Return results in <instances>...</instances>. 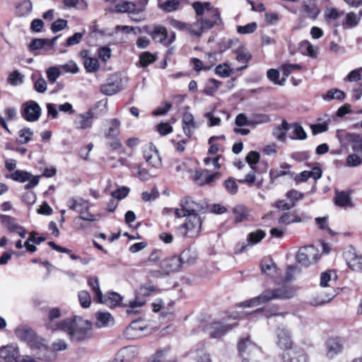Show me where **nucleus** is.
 Wrapping results in <instances>:
<instances>
[{"label":"nucleus","mask_w":362,"mask_h":362,"mask_svg":"<svg viewBox=\"0 0 362 362\" xmlns=\"http://www.w3.org/2000/svg\"><path fill=\"white\" fill-rule=\"evenodd\" d=\"M336 296L335 291L332 288L328 293H319L310 300V304L313 306H321L330 302Z\"/></svg>","instance_id":"nucleus-32"},{"label":"nucleus","mask_w":362,"mask_h":362,"mask_svg":"<svg viewBox=\"0 0 362 362\" xmlns=\"http://www.w3.org/2000/svg\"><path fill=\"white\" fill-rule=\"evenodd\" d=\"M299 49L300 52L304 55L309 56L312 58H316L317 57V48L314 47L309 41L305 40L301 42Z\"/></svg>","instance_id":"nucleus-44"},{"label":"nucleus","mask_w":362,"mask_h":362,"mask_svg":"<svg viewBox=\"0 0 362 362\" xmlns=\"http://www.w3.org/2000/svg\"><path fill=\"white\" fill-rule=\"evenodd\" d=\"M214 26L217 25L214 24L212 21L205 17H198L196 22L188 24V32L193 36L200 37L205 30L211 29Z\"/></svg>","instance_id":"nucleus-15"},{"label":"nucleus","mask_w":362,"mask_h":362,"mask_svg":"<svg viewBox=\"0 0 362 362\" xmlns=\"http://www.w3.org/2000/svg\"><path fill=\"white\" fill-rule=\"evenodd\" d=\"M284 362H307V356L303 353H293L292 356H284Z\"/></svg>","instance_id":"nucleus-64"},{"label":"nucleus","mask_w":362,"mask_h":362,"mask_svg":"<svg viewBox=\"0 0 362 362\" xmlns=\"http://www.w3.org/2000/svg\"><path fill=\"white\" fill-rule=\"evenodd\" d=\"M148 34L155 42L165 45L168 37V31L164 26L160 25H155L153 30L148 32Z\"/></svg>","instance_id":"nucleus-33"},{"label":"nucleus","mask_w":362,"mask_h":362,"mask_svg":"<svg viewBox=\"0 0 362 362\" xmlns=\"http://www.w3.org/2000/svg\"><path fill=\"white\" fill-rule=\"evenodd\" d=\"M296 291L294 287L282 286L276 288H269L262 292L259 296L239 304L240 307H256L272 300H285L293 298Z\"/></svg>","instance_id":"nucleus-4"},{"label":"nucleus","mask_w":362,"mask_h":362,"mask_svg":"<svg viewBox=\"0 0 362 362\" xmlns=\"http://www.w3.org/2000/svg\"><path fill=\"white\" fill-rule=\"evenodd\" d=\"M14 333L18 339L30 346L35 356V359L47 361H52L56 359L55 354L48 348L45 340L37 336L29 326L21 325L15 329Z\"/></svg>","instance_id":"nucleus-2"},{"label":"nucleus","mask_w":362,"mask_h":362,"mask_svg":"<svg viewBox=\"0 0 362 362\" xmlns=\"http://www.w3.org/2000/svg\"><path fill=\"white\" fill-rule=\"evenodd\" d=\"M303 221V218L298 217L294 214L284 213L279 218V223L288 225L293 223H299Z\"/></svg>","instance_id":"nucleus-55"},{"label":"nucleus","mask_w":362,"mask_h":362,"mask_svg":"<svg viewBox=\"0 0 362 362\" xmlns=\"http://www.w3.org/2000/svg\"><path fill=\"white\" fill-rule=\"evenodd\" d=\"M120 127L121 122L117 118L107 119L105 121L103 138L107 141L108 146L115 150L122 146L119 139Z\"/></svg>","instance_id":"nucleus-5"},{"label":"nucleus","mask_w":362,"mask_h":362,"mask_svg":"<svg viewBox=\"0 0 362 362\" xmlns=\"http://www.w3.org/2000/svg\"><path fill=\"white\" fill-rule=\"evenodd\" d=\"M344 258L347 266L353 271H362V255L356 251L351 245L349 246L344 252Z\"/></svg>","instance_id":"nucleus-11"},{"label":"nucleus","mask_w":362,"mask_h":362,"mask_svg":"<svg viewBox=\"0 0 362 362\" xmlns=\"http://www.w3.org/2000/svg\"><path fill=\"white\" fill-rule=\"evenodd\" d=\"M221 84V82L214 78L209 79L205 84L204 93L207 95H213Z\"/></svg>","instance_id":"nucleus-48"},{"label":"nucleus","mask_w":362,"mask_h":362,"mask_svg":"<svg viewBox=\"0 0 362 362\" xmlns=\"http://www.w3.org/2000/svg\"><path fill=\"white\" fill-rule=\"evenodd\" d=\"M337 275L334 271H327L322 272L320 276V286L322 287L328 286V282L335 280Z\"/></svg>","instance_id":"nucleus-63"},{"label":"nucleus","mask_w":362,"mask_h":362,"mask_svg":"<svg viewBox=\"0 0 362 362\" xmlns=\"http://www.w3.org/2000/svg\"><path fill=\"white\" fill-rule=\"evenodd\" d=\"M317 257L316 248L313 245H309L300 248L296 255V259L302 265L308 267L317 261Z\"/></svg>","instance_id":"nucleus-13"},{"label":"nucleus","mask_w":362,"mask_h":362,"mask_svg":"<svg viewBox=\"0 0 362 362\" xmlns=\"http://www.w3.org/2000/svg\"><path fill=\"white\" fill-rule=\"evenodd\" d=\"M168 351V348L158 350L149 359L148 362H176V360L175 359L166 360Z\"/></svg>","instance_id":"nucleus-47"},{"label":"nucleus","mask_w":362,"mask_h":362,"mask_svg":"<svg viewBox=\"0 0 362 362\" xmlns=\"http://www.w3.org/2000/svg\"><path fill=\"white\" fill-rule=\"evenodd\" d=\"M202 4H204L207 15L214 18V21H212L214 24H216L217 26H223V21L218 8L212 6L210 2H204Z\"/></svg>","instance_id":"nucleus-34"},{"label":"nucleus","mask_w":362,"mask_h":362,"mask_svg":"<svg viewBox=\"0 0 362 362\" xmlns=\"http://www.w3.org/2000/svg\"><path fill=\"white\" fill-rule=\"evenodd\" d=\"M345 346V339L343 337L333 336L329 337L325 343V354L329 359H333L341 354Z\"/></svg>","instance_id":"nucleus-8"},{"label":"nucleus","mask_w":362,"mask_h":362,"mask_svg":"<svg viewBox=\"0 0 362 362\" xmlns=\"http://www.w3.org/2000/svg\"><path fill=\"white\" fill-rule=\"evenodd\" d=\"M32 176H33V175L28 171L17 170L11 173V175L7 176V177L13 180V181L23 183L30 179Z\"/></svg>","instance_id":"nucleus-46"},{"label":"nucleus","mask_w":362,"mask_h":362,"mask_svg":"<svg viewBox=\"0 0 362 362\" xmlns=\"http://www.w3.org/2000/svg\"><path fill=\"white\" fill-rule=\"evenodd\" d=\"M81 57L83 59L84 68L88 73H95L99 69V62L95 57L88 56V50L81 52Z\"/></svg>","instance_id":"nucleus-30"},{"label":"nucleus","mask_w":362,"mask_h":362,"mask_svg":"<svg viewBox=\"0 0 362 362\" xmlns=\"http://www.w3.org/2000/svg\"><path fill=\"white\" fill-rule=\"evenodd\" d=\"M322 177V170L320 168H313L311 170H304L301 172L299 175H296L295 180L300 182H305L310 177L313 178L317 180Z\"/></svg>","instance_id":"nucleus-36"},{"label":"nucleus","mask_w":362,"mask_h":362,"mask_svg":"<svg viewBox=\"0 0 362 362\" xmlns=\"http://www.w3.org/2000/svg\"><path fill=\"white\" fill-rule=\"evenodd\" d=\"M122 301L121 296L115 292H111L103 296V302L100 303H105L110 307H116L120 304Z\"/></svg>","instance_id":"nucleus-41"},{"label":"nucleus","mask_w":362,"mask_h":362,"mask_svg":"<svg viewBox=\"0 0 362 362\" xmlns=\"http://www.w3.org/2000/svg\"><path fill=\"white\" fill-rule=\"evenodd\" d=\"M42 109L39 104L34 100H28L22 105L21 115L24 119L33 122L39 119Z\"/></svg>","instance_id":"nucleus-10"},{"label":"nucleus","mask_w":362,"mask_h":362,"mask_svg":"<svg viewBox=\"0 0 362 362\" xmlns=\"http://www.w3.org/2000/svg\"><path fill=\"white\" fill-rule=\"evenodd\" d=\"M290 128H293L295 136L292 139L305 140L307 138V134L304 129L297 123L291 124Z\"/></svg>","instance_id":"nucleus-58"},{"label":"nucleus","mask_w":362,"mask_h":362,"mask_svg":"<svg viewBox=\"0 0 362 362\" xmlns=\"http://www.w3.org/2000/svg\"><path fill=\"white\" fill-rule=\"evenodd\" d=\"M66 206L70 210L74 211L81 216L86 214L90 209V203L87 199L80 197H71L66 202Z\"/></svg>","instance_id":"nucleus-22"},{"label":"nucleus","mask_w":362,"mask_h":362,"mask_svg":"<svg viewBox=\"0 0 362 362\" xmlns=\"http://www.w3.org/2000/svg\"><path fill=\"white\" fill-rule=\"evenodd\" d=\"M303 66L297 64H284L281 66L284 77L286 78L291 73L302 69Z\"/></svg>","instance_id":"nucleus-60"},{"label":"nucleus","mask_w":362,"mask_h":362,"mask_svg":"<svg viewBox=\"0 0 362 362\" xmlns=\"http://www.w3.org/2000/svg\"><path fill=\"white\" fill-rule=\"evenodd\" d=\"M24 81V75L18 71H14L9 74L7 78L8 84L13 86L21 85Z\"/></svg>","instance_id":"nucleus-50"},{"label":"nucleus","mask_w":362,"mask_h":362,"mask_svg":"<svg viewBox=\"0 0 362 362\" xmlns=\"http://www.w3.org/2000/svg\"><path fill=\"white\" fill-rule=\"evenodd\" d=\"M88 285L94 293V300L97 303L103 302V294L100 288L99 279L97 276H90L88 279Z\"/></svg>","instance_id":"nucleus-35"},{"label":"nucleus","mask_w":362,"mask_h":362,"mask_svg":"<svg viewBox=\"0 0 362 362\" xmlns=\"http://www.w3.org/2000/svg\"><path fill=\"white\" fill-rule=\"evenodd\" d=\"M317 124H312L310 129L314 135L325 132L328 130V126L331 122L330 116L324 114L317 119Z\"/></svg>","instance_id":"nucleus-29"},{"label":"nucleus","mask_w":362,"mask_h":362,"mask_svg":"<svg viewBox=\"0 0 362 362\" xmlns=\"http://www.w3.org/2000/svg\"><path fill=\"white\" fill-rule=\"evenodd\" d=\"M33 11V4L30 0H23L16 6V15L19 17L29 16Z\"/></svg>","instance_id":"nucleus-37"},{"label":"nucleus","mask_w":362,"mask_h":362,"mask_svg":"<svg viewBox=\"0 0 362 362\" xmlns=\"http://www.w3.org/2000/svg\"><path fill=\"white\" fill-rule=\"evenodd\" d=\"M302 9L305 16L313 20H315L320 12L316 0L305 1L303 4Z\"/></svg>","instance_id":"nucleus-31"},{"label":"nucleus","mask_w":362,"mask_h":362,"mask_svg":"<svg viewBox=\"0 0 362 362\" xmlns=\"http://www.w3.org/2000/svg\"><path fill=\"white\" fill-rule=\"evenodd\" d=\"M223 185L227 192L231 195L236 194L238 192V186L233 177H229L225 180Z\"/></svg>","instance_id":"nucleus-62"},{"label":"nucleus","mask_w":362,"mask_h":362,"mask_svg":"<svg viewBox=\"0 0 362 362\" xmlns=\"http://www.w3.org/2000/svg\"><path fill=\"white\" fill-rule=\"evenodd\" d=\"M182 266L179 256H172L163 259L160 263L161 270L151 271L150 275L153 277H160L170 273L179 271Z\"/></svg>","instance_id":"nucleus-7"},{"label":"nucleus","mask_w":362,"mask_h":362,"mask_svg":"<svg viewBox=\"0 0 362 362\" xmlns=\"http://www.w3.org/2000/svg\"><path fill=\"white\" fill-rule=\"evenodd\" d=\"M220 173H214L209 174L206 170H196L193 175L194 182L199 185H209L219 178Z\"/></svg>","instance_id":"nucleus-24"},{"label":"nucleus","mask_w":362,"mask_h":362,"mask_svg":"<svg viewBox=\"0 0 362 362\" xmlns=\"http://www.w3.org/2000/svg\"><path fill=\"white\" fill-rule=\"evenodd\" d=\"M144 158L153 168H159L162 165L161 158L153 144H148L144 147Z\"/></svg>","instance_id":"nucleus-17"},{"label":"nucleus","mask_w":362,"mask_h":362,"mask_svg":"<svg viewBox=\"0 0 362 362\" xmlns=\"http://www.w3.org/2000/svg\"><path fill=\"white\" fill-rule=\"evenodd\" d=\"M251 58V55L250 52L245 49H240L236 51V60L240 63L244 64L240 67V69H245L247 67V63L250 61Z\"/></svg>","instance_id":"nucleus-52"},{"label":"nucleus","mask_w":362,"mask_h":362,"mask_svg":"<svg viewBox=\"0 0 362 362\" xmlns=\"http://www.w3.org/2000/svg\"><path fill=\"white\" fill-rule=\"evenodd\" d=\"M345 98V93L339 89L333 88L327 92L325 95H322V98L325 100H343Z\"/></svg>","instance_id":"nucleus-54"},{"label":"nucleus","mask_w":362,"mask_h":362,"mask_svg":"<svg viewBox=\"0 0 362 362\" xmlns=\"http://www.w3.org/2000/svg\"><path fill=\"white\" fill-rule=\"evenodd\" d=\"M265 235L266 233L262 230H257L256 231L251 232L247 235V243L250 245L257 244L265 237Z\"/></svg>","instance_id":"nucleus-49"},{"label":"nucleus","mask_w":362,"mask_h":362,"mask_svg":"<svg viewBox=\"0 0 362 362\" xmlns=\"http://www.w3.org/2000/svg\"><path fill=\"white\" fill-rule=\"evenodd\" d=\"M341 145H345V142L352 144V150L354 151L362 152V139L358 134L353 133H339L337 134Z\"/></svg>","instance_id":"nucleus-20"},{"label":"nucleus","mask_w":362,"mask_h":362,"mask_svg":"<svg viewBox=\"0 0 362 362\" xmlns=\"http://www.w3.org/2000/svg\"><path fill=\"white\" fill-rule=\"evenodd\" d=\"M62 331L67 333L70 340L81 342L93 337L91 322L79 316H74L64 320L61 324Z\"/></svg>","instance_id":"nucleus-3"},{"label":"nucleus","mask_w":362,"mask_h":362,"mask_svg":"<svg viewBox=\"0 0 362 362\" xmlns=\"http://www.w3.org/2000/svg\"><path fill=\"white\" fill-rule=\"evenodd\" d=\"M262 272L272 278H278L280 276L276 264L271 259L268 262L262 264Z\"/></svg>","instance_id":"nucleus-39"},{"label":"nucleus","mask_w":362,"mask_h":362,"mask_svg":"<svg viewBox=\"0 0 362 362\" xmlns=\"http://www.w3.org/2000/svg\"><path fill=\"white\" fill-rule=\"evenodd\" d=\"M2 223L7 228V229L13 233H16L21 238H25L26 235V230L20 225H18L16 221L6 215H1Z\"/></svg>","instance_id":"nucleus-26"},{"label":"nucleus","mask_w":362,"mask_h":362,"mask_svg":"<svg viewBox=\"0 0 362 362\" xmlns=\"http://www.w3.org/2000/svg\"><path fill=\"white\" fill-rule=\"evenodd\" d=\"M0 362H37L35 357L21 355L16 344H8L0 347Z\"/></svg>","instance_id":"nucleus-6"},{"label":"nucleus","mask_w":362,"mask_h":362,"mask_svg":"<svg viewBox=\"0 0 362 362\" xmlns=\"http://www.w3.org/2000/svg\"><path fill=\"white\" fill-rule=\"evenodd\" d=\"M362 79V67L351 71L344 78V81L358 82Z\"/></svg>","instance_id":"nucleus-59"},{"label":"nucleus","mask_w":362,"mask_h":362,"mask_svg":"<svg viewBox=\"0 0 362 362\" xmlns=\"http://www.w3.org/2000/svg\"><path fill=\"white\" fill-rule=\"evenodd\" d=\"M289 129H290L289 124L286 120H283L281 125L276 127L273 129L272 133H273L274 136L276 139H278L281 141H284L286 139V132Z\"/></svg>","instance_id":"nucleus-45"},{"label":"nucleus","mask_w":362,"mask_h":362,"mask_svg":"<svg viewBox=\"0 0 362 362\" xmlns=\"http://www.w3.org/2000/svg\"><path fill=\"white\" fill-rule=\"evenodd\" d=\"M275 343L276 346L283 350L292 349L293 340L291 332L284 327H278L275 332Z\"/></svg>","instance_id":"nucleus-12"},{"label":"nucleus","mask_w":362,"mask_h":362,"mask_svg":"<svg viewBox=\"0 0 362 362\" xmlns=\"http://www.w3.org/2000/svg\"><path fill=\"white\" fill-rule=\"evenodd\" d=\"M138 354L139 349L136 346H127L118 352L117 360L119 362H132L137 357Z\"/></svg>","instance_id":"nucleus-27"},{"label":"nucleus","mask_w":362,"mask_h":362,"mask_svg":"<svg viewBox=\"0 0 362 362\" xmlns=\"http://www.w3.org/2000/svg\"><path fill=\"white\" fill-rule=\"evenodd\" d=\"M62 70L59 66H51L46 71L47 78L52 84L54 83L60 76Z\"/></svg>","instance_id":"nucleus-53"},{"label":"nucleus","mask_w":362,"mask_h":362,"mask_svg":"<svg viewBox=\"0 0 362 362\" xmlns=\"http://www.w3.org/2000/svg\"><path fill=\"white\" fill-rule=\"evenodd\" d=\"M62 316V311L59 308H52L48 310L47 320L46 322V327L52 332L60 330L62 331L61 324L64 322V320L59 322H56Z\"/></svg>","instance_id":"nucleus-19"},{"label":"nucleus","mask_w":362,"mask_h":362,"mask_svg":"<svg viewBox=\"0 0 362 362\" xmlns=\"http://www.w3.org/2000/svg\"><path fill=\"white\" fill-rule=\"evenodd\" d=\"M179 6V0H166L163 3L158 4L159 8L166 12L175 11L178 8Z\"/></svg>","instance_id":"nucleus-56"},{"label":"nucleus","mask_w":362,"mask_h":362,"mask_svg":"<svg viewBox=\"0 0 362 362\" xmlns=\"http://www.w3.org/2000/svg\"><path fill=\"white\" fill-rule=\"evenodd\" d=\"M33 131L28 127L23 128L18 132V139L17 141L21 144H28L32 139L33 136Z\"/></svg>","instance_id":"nucleus-51"},{"label":"nucleus","mask_w":362,"mask_h":362,"mask_svg":"<svg viewBox=\"0 0 362 362\" xmlns=\"http://www.w3.org/2000/svg\"><path fill=\"white\" fill-rule=\"evenodd\" d=\"M233 213L235 216V221L240 223L248 219L250 210L244 205H237L233 209Z\"/></svg>","instance_id":"nucleus-38"},{"label":"nucleus","mask_w":362,"mask_h":362,"mask_svg":"<svg viewBox=\"0 0 362 362\" xmlns=\"http://www.w3.org/2000/svg\"><path fill=\"white\" fill-rule=\"evenodd\" d=\"M78 300L82 308H88L91 304V297L87 291H81L78 293Z\"/></svg>","instance_id":"nucleus-61"},{"label":"nucleus","mask_w":362,"mask_h":362,"mask_svg":"<svg viewBox=\"0 0 362 362\" xmlns=\"http://www.w3.org/2000/svg\"><path fill=\"white\" fill-rule=\"evenodd\" d=\"M334 202L337 206L345 209L354 207L350 194L345 191H336Z\"/></svg>","instance_id":"nucleus-28"},{"label":"nucleus","mask_w":362,"mask_h":362,"mask_svg":"<svg viewBox=\"0 0 362 362\" xmlns=\"http://www.w3.org/2000/svg\"><path fill=\"white\" fill-rule=\"evenodd\" d=\"M31 80L33 82L34 89L39 93H44L47 89V81L42 76H37L36 74L31 76Z\"/></svg>","instance_id":"nucleus-43"},{"label":"nucleus","mask_w":362,"mask_h":362,"mask_svg":"<svg viewBox=\"0 0 362 362\" xmlns=\"http://www.w3.org/2000/svg\"><path fill=\"white\" fill-rule=\"evenodd\" d=\"M250 119L252 127L268 123L271 120L269 115L262 113L254 114Z\"/></svg>","instance_id":"nucleus-57"},{"label":"nucleus","mask_w":362,"mask_h":362,"mask_svg":"<svg viewBox=\"0 0 362 362\" xmlns=\"http://www.w3.org/2000/svg\"><path fill=\"white\" fill-rule=\"evenodd\" d=\"M204 211V204L194 202L191 197L182 199L180 202V208L174 209L176 217L187 218L186 222L179 228L180 233L189 238L197 236L202 226L199 214Z\"/></svg>","instance_id":"nucleus-1"},{"label":"nucleus","mask_w":362,"mask_h":362,"mask_svg":"<svg viewBox=\"0 0 362 362\" xmlns=\"http://www.w3.org/2000/svg\"><path fill=\"white\" fill-rule=\"evenodd\" d=\"M148 330L147 323L142 320L132 321L126 328L124 335L128 339H136L146 334Z\"/></svg>","instance_id":"nucleus-14"},{"label":"nucleus","mask_w":362,"mask_h":362,"mask_svg":"<svg viewBox=\"0 0 362 362\" xmlns=\"http://www.w3.org/2000/svg\"><path fill=\"white\" fill-rule=\"evenodd\" d=\"M182 128L184 134L190 138L193 136L197 129L199 128V124L195 121L194 115L189 112H185L182 117Z\"/></svg>","instance_id":"nucleus-18"},{"label":"nucleus","mask_w":362,"mask_h":362,"mask_svg":"<svg viewBox=\"0 0 362 362\" xmlns=\"http://www.w3.org/2000/svg\"><path fill=\"white\" fill-rule=\"evenodd\" d=\"M94 114L92 110L78 115L74 121V127L78 129H86L92 127Z\"/></svg>","instance_id":"nucleus-23"},{"label":"nucleus","mask_w":362,"mask_h":362,"mask_svg":"<svg viewBox=\"0 0 362 362\" xmlns=\"http://www.w3.org/2000/svg\"><path fill=\"white\" fill-rule=\"evenodd\" d=\"M238 350L243 358L250 354L256 355L261 353V349L248 337L240 340Z\"/></svg>","instance_id":"nucleus-21"},{"label":"nucleus","mask_w":362,"mask_h":362,"mask_svg":"<svg viewBox=\"0 0 362 362\" xmlns=\"http://www.w3.org/2000/svg\"><path fill=\"white\" fill-rule=\"evenodd\" d=\"M124 81L117 74L108 78L107 83L100 86V91L106 95H113L124 88Z\"/></svg>","instance_id":"nucleus-9"},{"label":"nucleus","mask_w":362,"mask_h":362,"mask_svg":"<svg viewBox=\"0 0 362 362\" xmlns=\"http://www.w3.org/2000/svg\"><path fill=\"white\" fill-rule=\"evenodd\" d=\"M237 325V322H214L208 327L209 334L212 338H220Z\"/></svg>","instance_id":"nucleus-16"},{"label":"nucleus","mask_w":362,"mask_h":362,"mask_svg":"<svg viewBox=\"0 0 362 362\" xmlns=\"http://www.w3.org/2000/svg\"><path fill=\"white\" fill-rule=\"evenodd\" d=\"M96 326L100 328L114 324V319L109 313H98L96 315Z\"/></svg>","instance_id":"nucleus-40"},{"label":"nucleus","mask_w":362,"mask_h":362,"mask_svg":"<svg viewBox=\"0 0 362 362\" xmlns=\"http://www.w3.org/2000/svg\"><path fill=\"white\" fill-rule=\"evenodd\" d=\"M179 258L182 265L185 264H192L197 259V252L193 250L187 249L181 253L180 256H179Z\"/></svg>","instance_id":"nucleus-42"},{"label":"nucleus","mask_w":362,"mask_h":362,"mask_svg":"<svg viewBox=\"0 0 362 362\" xmlns=\"http://www.w3.org/2000/svg\"><path fill=\"white\" fill-rule=\"evenodd\" d=\"M59 36H56L52 39L35 38L29 44V49L31 52L45 49L46 50L52 49L55 45L56 41Z\"/></svg>","instance_id":"nucleus-25"}]
</instances>
